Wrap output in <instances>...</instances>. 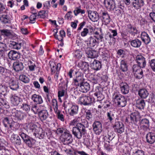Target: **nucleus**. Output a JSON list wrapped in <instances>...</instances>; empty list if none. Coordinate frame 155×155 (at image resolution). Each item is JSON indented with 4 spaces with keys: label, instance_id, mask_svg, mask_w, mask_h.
I'll list each match as a JSON object with an SVG mask.
<instances>
[{
    "label": "nucleus",
    "instance_id": "47",
    "mask_svg": "<svg viewBox=\"0 0 155 155\" xmlns=\"http://www.w3.org/2000/svg\"><path fill=\"white\" fill-rule=\"evenodd\" d=\"M74 13L75 15L77 16L80 13L81 14H84L85 13V11L84 10L81 9V7L80 6L75 8V9L74 11Z\"/></svg>",
    "mask_w": 155,
    "mask_h": 155
},
{
    "label": "nucleus",
    "instance_id": "24",
    "mask_svg": "<svg viewBox=\"0 0 155 155\" xmlns=\"http://www.w3.org/2000/svg\"><path fill=\"white\" fill-rule=\"evenodd\" d=\"M138 94L141 98L145 99L148 96L149 93L147 90L142 88L139 90Z\"/></svg>",
    "mask_w": 155,
    "mask_h": 155
},
{
    "label": "nucleus",
    "instance_id": "9",
    "mask_svg": "<svg viewBox=\"0 0 155 155\" xmlns=\"http://www.w3.org/2000/svg\"><path fill=\"white\" fill-rule=\"evenodd\" d=\"M94 131L96 134L99 135L102 131V126L99 121H95L93 124Z\"/></svg>",
    "mask_w": 155,
    "mask_h": 155
},
{
    "label": "nucleus",
    "instance_id": "50",
    "mask_svg": "<svg viewBox=\"0 0 155 155\" xmlns=\"http://www.w3.org/2000/svg\"><path fill=\"white\" fill-rule=\"evenodd\" d=\"M143 70H140L138 72L134 74L135 77L138 79L141 78L143 77Z\"/></svg>",
    "mask_w": 155,
    "mask_h": 155
},
{
    "label": "nucleus",
    "instance_id": "7",
    "mask_svg": "<svg viewBox=\"0 0 155 155\" xmlns=\"http://www.w3.org/2000/svg\"><path fill=\"white\" fill-rule=\"evenodd\" d=\"M135 60L140 68H144L146 65V62L145 59L143 56L141 55H137L135 58Z\"/></svg>",
    "mask_w": 155,
    "mask_h": 155
},
{
    "label": "nucleus",
    "instance_id": "38",
    "mask_svg": "<svg viewBox=\"0 0 155 155\" xmlns=\"http://www.w3.org/2000/svg\"><path fill=\"white\" fill-rule=\"evenodd\" d=\"M2 15L0 19L1 21L4 23H8L9 21L8 16L7 15L6 12Z\"/></svg>",
    "mask_w": 155,
    "mask_h": 155
},
{
    "label": "nucleus",
    "instance_id": "49",
    "mask_svg": "<svg viewBox=\"0 0 155 155\" xmlns=\"http://www.w3.org/2000/svg\"><path fill=\"white\" fill-rule=\"evenodd\" d=\"M40 106H38L37 105H34L32 107L31 110L35 114L38 113L39 114V113L40 111Z\"/></svg>",
    "mask_w": 155,
    "mask_h": 155
},
{
    "label": "nucleus",
    "instance_id": "59",
    "mask_svg": "<svg viewBox=\"0 0 155 155\" xmlns=\"http://www.w3.org/2000/svg\"><path fill=\"white\" fill-rule=\"evenodd\" d=\"M6 10L5 8V6L4 4L0 3V13L1 14L5 13Z\"/></svg>",
    "mask_w": 155,
    "mask_h": 155
},
{
    "label": "nucleus",
    "instance_id": "15",
    "mask_svg": "<svg viewBox=\"0 0 155 155\" xmlns=\"http://www.w3.org/2000/svg\"><path fill=\"white\" fill-rule=\"evenodd\" d=\"M34 134L39 139H42L46 137L45 133L41 128H38Z\"/></svg>",
    "mask_w": 155,
    "mask_h": 155
},
{
    "label": "nucleus",
    "instance_id": "63",
    "mask_svg": "<svg viewBox=\"0 0 155 155\" xmlns=\"http://www.w3.org/2000/svg\"><path fill=\"white\" fill-rule=\"evenodd\" d=\"M82 52L79 50H76L74 53L75 56L78 58H80L82 57Z\"/></svg>",
    "mask_w": 155,
    "mask_h": 155
},
{
    "label": "nucleus",
    "instance_id": "12",
    "mask_svg": "<svg viewBox=\"0 0 155 155\" xmlns=\"http://www.w3.org/2000/svg\"><path fill=\"white\" fill-rule=\"evenodd\" d=\"M147 141L150 144H153L155 142V133L151 132H149L146 135Z\"/></svg>",
    "mask_w": 155,
    "mask_h": 155
},
{
    "label": "nucleus",
    "instance_id": "16",
    "mask_svg": "<svg viewBox=\"0 0 155 155\" xmlns=\"http://www.w3.org/2000/svg\"><path fill=\"white\" fill-rule=\"evenodd\" d=\"M86 43L88 47L87 48H91L94 47L97 44V41L96 39L92 36L90 37Z\"/></svg>",
    "mask_w": 155,
    "mask_h": 155
},
{
    "label": "nucleus",
    "instance_id": "54",
    "mask_svg": "<svg viewBox=\"0 0 155 155\" xmlns=\"http://www.w3.org/2000/svg\"><path fill=\"white\" fill-rule=\"evenodd\" d=\"M35 140L32 138L25 142L28 146L31 147L35 143Z\"/></svg>",
    "mask_w": 155,
    "mask_h": 155
},
{
    "label": "nucleus",
    "instance_id": "35",
    "mask_svg": "<svg viewBox=\"0 0 155 155\" xmlns=\"http://www.w3.org/2000/svg\"><path fill=\"white\" fill-rule=\"evenodd\" d=\"M131 45L135 48H139L141 44V42L138 39H136L132 40L130 42Z\"/></svg>",
    "mask_w": 155,
    "mask_h": 155
},
{
    "label": "nucleus",
    "instance_id": "10",
    "mask_svg": "<svg viewBox=\"0 0 155 155\" xmlns=\"http://www.w3.org/2000/svg\"><path fill=\"white\" fill-rule=\"evenodd\" d=\"M89 18L93 22H97L99 19V15L97 12L89 11L88 12Z\"/></svg>",
    "mask_w": 155,
    "mask_h": 155
},
{
    "label": "nucleus",
    "instance_id": "28",
    "mask_svg": "<svg viewBox=\"0 0 155 155\" xmlns=\"http://www.w3.org/2000/svg\"><path fill=\"white\" fill-rule=\"evenodd\" d=\"M8 56L11 59L15 60L19 58V54L17 52L12 50L8 54Z\"/></svg>",
    "mask_w": 155,
    "mask_h": 155
},
{
    "label": "nucleus",
    "instance_id": "37",
    "mask_svg": "<svg viewBox=\"0 0 155 155\" xmlns=\"http://www.w3.org/2000/svg\"><path fill=\"white\" fill-rule=\"evenodd\" d=\"M38 127L37 126L33 123H30L27 125L28 130L33 131H34L36 132V131L38 129Z\"/></svg>",
    "mask_w": 155,
    "mask_h": 155
},
{
    "label": "nucleus",
    "instance_id": "4",
    "mask_svg": "<svg viewBox=\"0 0 155 155\" xmlns=\"http://www.w3.org/2000/svg\"><path fill=\"white\" fill-rule=\"evenodd\" d=\"M12 116L14 117L15 120H21L26 116V115L20 110L13 109L12 111Z\"/></svg>",
    "mask_w": 155,
    "mask_h": 155
},
{
    "label": "nucleus",
    "instance_id": "6",
    "mask_svg": "<svg viewBox=\"0 0 155 155\" xmlns=\"http://www.w3.org/2000/svg\"><path fill=\"white\" fill-rule=\"evenodd\" d=\"M79 101L81 104L87 105L90 104L94 99L89 96H83L79 97Z\"/></svg>",
    "mask_w": 155,
    "mask_h": 155
},
{
    "label": "nucleus",
    "instance_id": "36",
    "mask_svg": "<svg viewBox=\"0 0 155 155\" xmlns=\"http://www.w3.org/2000/svg\"><path fill=\"white\" fill-rule=\"evenodd\" d=\"M115 137V134L114 132L112 130H109L107 133V136H105L104 138L107 139V141L109 143L110 141L112 140Z\"/></svg>",
    "mask_w": 155,
    "mask_h": 155
},
{
    "label": "nucleus",
    "instance_id": "45",
    "mask_svg": "<svg viewBox=\"0 0 155 155\" xmlns=\"http://www.w3.org/2000/svg\"><path fill=\"white\" fill-rule=\"evenodd\" d=\"M107 116L110 122H111L115 118L114 112L113 111H109L107 112Z\"/></svg>",
    "mask_w": 155,
    "mask_h": 155
},
{
    "label": "nucleus",
    "instance_id": "43",
    "mask_svg": "<svg viewBox=\"0 0 155 155\" xmlns=\"http://www.w3.org/2000/svg\"><path fill=\"white\" fill-rule=\"evenodd\" d=\"M12 120H10L8 117H5L3 120V123L5 127H8V126L10 127V124H12Z\"/></svg>",
    "mask_w": 155,
    "mask_h": 155
},
{
    "label": "nucleus",
    "instance_id": "5",
    "mask_svg": "<svg viewBox=\"0 0 155 155\" xmlns=\"http://www.w3.org/2000/svg\"><path fill=\"white\" fill-rule=\"evenodd\" d=\"M72 135L69 131L67 130H64V132L61 135V138L62 141L67 142V143H70L72 140Z\"/></svg>",
    "mask_w": 155,
    "mask_h": 155
},
{
    "label": "nucleus",
    "instance_id": "48",
    "mask_svg": "<svg viewBox=\"0 0 155 155\" xmlns=\"http://www.w3.org/2000/svg\"><path fill=\"white\" fill-rule=\"evenodd\" d=\"M19 79L25 83H28L29 81V79L25 75L22 74L19 76Z\"/></svg>",
    "mask_w": 155,
    "mask_h": 155
},
{
    "label": "nucleus",
    "instance_id": "60",
    "mask_svg": "<svg viewBox=\"0 0 155 155\" xmlns=\"http://www.w3.org/2000/svg\"><path fill=\"white\" fill-rule=\"evenodd\" d=\"M30 64L29 65L28 67L29 70L30 71H33L35 70V67H36V66L35 64L33 63L31 61H29Z\"/></svg>",
    "mask_w": 155,
    "mask_h": 155
},
{
    "label": "nucleus",
    "instance_id": "18",
    "mask_svg": "<svg viewBox=\"0 0 155 155\" xmlns=\"http://www.w3.org/2000/svg\"><path fill=\"white\" fill-rule=\"evenodd\" d=\"M132 5L136 9H138L143 6L144 2L143 0H132Z\"/></svg>",
    "mask_w": 155,
    "mask_h": 155
},
{
    "label": "nucleus",
    "instance_id": "8",
    "mask_svg": "<svg viewBox=\"0 0 155 155\" xmlns=\"http://www.w3.org/2000/svg\"><path fill=\"white\" fill-rule=\"evenodd\" d=\"M115 131L118 133L121 134L124 130V125L123 123L120 121H116L114 125L113 126Z\"/></svg>",
    "mask_w": 155,
    "mask_h": 155
},
{
    "label": "nucleus",
    "instance_id": "51",
    "mask_svg": "<svg viewBox=\"0 0 155 155\" xmlns=\"http://www.w3.org/2000/svg\"><path fill=\"white\" fill-rule=\"evenodd\" d=\"M141 68H140V67L137 65L134 64L133 65L132 67V70L134 74L138 72L140 70H142Z\"/></svg>",
    "mask_w": 155,
    "mask_h": 155
},
{
    "label": "nucleus",
    "instance_id": "55",
    "mask_svg": "<svg viewBox=\"0 0 155 155\" xmlns=\"http://www.w3.org/2000/svg\"><path fill=\"white\" fill-rule=\"evenodd\" d=\"M38 17L37 13L35 12L34 14L31 15L30 17V21L31 22V23H34L35 22L34 21L36 19V18Z\"/></svg>",
    "mask_w": 155,
    "mask_h": 155
},
{
    "label": "nucleus",
    "instance_id": "21",
    "mask_svg": "<svg viewBox=\"0 0 155 155\" xmlns=\"http://www.w3.org/2000/svg\"><path fill=\"white\" fill-rule=\"evenodd\" d=\"M141 38L143 41L146 44H148L150 41V39L149 35L145 32H143L141 33Z\"/></svg>",
    "mask_w": 155,
    "mask_h": 155
},
{
    "label": "nucleus",
    "instance_id": "33",
    "mask_svg": "<svg viewBox=\"0 0 155 155\" xmlns=\"http://www.w3.org/2000/svg\"><path fill=\"white\" fill-rule=\"evenodd\" d=\"M102 17L103 21L106 24H108L110 23V18L107 12H103L102 13Z\"/></svg>",
    "mask_w": 155,
    "mask_h": 155
},
{
    "label": "nucleus",
    "instance_id": "46",
    "mask_svg": "<svg viewBox=\"0 0 155 155\" xmlns=\"http://www.w3.org/2000/svg\"><path fill=\"white\" fill-rule=\"evenodd\" d=\"M78 65L82 69L86 70L88 68L89 65L88 63L85 62H82L78 64Z\"/></svg>",
    "mask_w": 155,
    "mask_h": 155
},
{
    "label": "nucleus",
    "instance_id": "26",
    "mask_svg": "<svg viewBox=\"0 0 155 155\" xmlns=\"http://www.w3.org/2000/svg\"><path fill=\"white\" fill-rule=\"evenodd\" d=\"M38 115L41 120H45L48 117V113L47 110H42L39 112Z\"/></svg>",
    "mask_w": 155,
    "mask_h": 155
},
{
    "label": "nucleus",
    "instance_id": "22",
    "mask_svg": "<svg viewBox=\"0 0 155 155\" xmlns=\"http://www.w3.org/2000/svg\"><path fill=\"white\" fill-rule=\"evenodd\" d=\"M91 67L94 70L97 71L101 68V64L99 61L94 60V61L91 64Z\"/></svg>",
    "mask_w": 155,
    "mask_h": 155
},
{
    "label": "nucleus",
    "instance_id": "56",
    "mask_svg": "<svg viewBox=\"0 0 155 155\" xmlns=\"http://www.w3.org/2000/svg\"><path fill=\"white\" fill-rule=\"evenodd\" d=\"M141 126H149V120L147 119H143L140 122Z\"/></svg>",
    "mask_w": 155,
    "mask_h": 155
},
{
    "label": "nucleus",
    "instance_id": "14",
    "mask_svg": "<svg viewBox=\"0 0 155 155\" xmlns=\"http://www.w3.org/2000/svg\"><path fill=\"white\" fill-rule=\"evenodd\" d=\"M9 85L10 88L13 91L17 90L19 87L18 81L12 79L9 81Z\"/></svg>",
    "mask_w": 155,
    "mask_h": 155
},
{
    "label": "nucleus",
    "instance_id": "17",
    "mask_svg": "<svg viewBox=\"0 0 155 155\" xmlns=\"http://www.w3.org/2000/svg\"><path fill=\"white\" fill-rule=\"evenodd\" d=\"M120 90L123 94H127L129 91V87L125 83H121L120 84Z\"/></svg>",
    "mask_w": 155,
    "mask_h": 155
},
{
    "label": "nucleus",
    "instance_id": "31",
    "mask_svg": "<svg viewBox=\"0 0 155 155\" xmlns=\"http://www.w3.org/2000/svg\"><path fill=\"white\" fill-rule=\"evenodd\" d=\"M11 101L14 105H17L21 101V99L15 94L12 95L11 98Z\"/></svg>",
    "mask_w": 155,
    "mask_h": 155
},
{
    "label": "nucleus",
    "instance_id": "34",
    "mask_svg": "<svg viewBox=\"0 0 155 155\" xmlns=\"http://www.w3.org/2000/svg\"><path fill=\"white\" fill-rule=\"evenodd\" d=\"M57 31L54 34V35L56 39H58L59 41H62L63 40V38L65 36V32L63 30H61L60 31V36L58 37L57 35Z\"/></svg>",
    "mask_w": 155,
    "mask_h": 155
},
{
    "label": "nucleus",
    "instance_id": "58",
    "mask_svg": "<svg viewBox=\"0 0 155 155\" xmlns=\"http://www.w3.org/2000/svg\"><path fill=\"white\" fill-rule=\"evenodd\" d=\"M86 114V118L88 120H90L92 117V115L90 111L89 110H87L85 111Z\"/></svg>",
    "mask_w": 155,
    "mask_h": 155
},
{
    "label": "nucleus",
    "instance_id": "32",
    "mask_svg": "<svg viewBox=\"0 0 155 155\" xmlns=\"http://www.w3.org/2000/svg\"><path fill=\"white\" fill-rule=\"evenodd\" d=\"M140 115L138 112H134L132 113L130 115V118L131 122H137L139 117Z\"/></svg>",
    "mask_w": 155,
    "mask_h": 155
},
{
    "label": "nucleus",
    "instance_id": "25",
    "mask_svg": "<svg viewBox=\"0 0 155 155\" xmlns=\"http://www.w3.org/2000/svg\"><path fill=\"white\" fill-rule=\"evenodd\" d=\"M13 66L14 69L18 72L21 71L24 68L23 63L21 62H15L13 63Z\"/></svg>",
    "mask_w": 155,
    "mask_h": 155
},
{
    "label": "nucleus",
    "instance_id": "19",
    "mask_svg": "<svg viewBox=\"0 0 155 155\" xmlns=\"http://www.w3.org/2000/svg\"><path fill=\"white\" fill-rule=\"evenodd\" d=\"M78 107L77 105H72L69 110V114L72 116H76L78 113Z\"/></svg>",
    "mask_w": 155,
    "mask_h": 155
},
{
    "label": "nucleus",
    "instance_id": "64",
    "mask_svg": "<svg viewBox=\"0 0 155 155\" xmlns=\"http://www.w3.org/2000/svg\"><path fill=\"white\" fill-rule=\"evenodd\" d=\"M134 155H144V152L142 150H138L134 153Z\"/></svg>",
    "mask_w": 155,
    "mask_h": 155
},
{
    "label": "nucleus",
    "instance_id": "44",
    "mask_svg": "<svg viewBox=\"0 0 155 155\" xmlns=\"http://www.w3.org/2000/svg\"><path fill=\"white\" fill-rule=\"evenodd\" d=\"M83 81L84 79L82 77L78 76L74 80V84L76 86H79L82 82H84Z\"/></svg>",
    "mask_w": 155,
    "mask_h": 155
},
{
    "label": "nucleus",
    "instance_id": "29",
    "mask_svg": "<svg viewBox=\"0 0 155 155\" xmlns=\"http://www.w3.org/2000/svg\"><path fill=\"white\" fill-rule=\"evenodd\" d=\"M18 134L21 136L25 143L31 138L27 135L25 134L21 128L18 129Z\"/></svg>",
    "mask_w": 155,
    "mask_h": 155
},
{
    "label": "nucleus",
    "instance_id": "30",
    "mask_svg": "<svg viewBox=\"0 0 155 155\" xmlns=\"http://www.w3.org/2000/svg\"><path fill=\"white\" fill-rule=\"evenodd\" d=\"M144 101L141 99H139L137 100L136 105L137 107L140 109H143L145 106Z\"/></svg>",
    "mask_w": 155,
    "mask_h": 155
},
{
    "label": "nucleus",
    "instance_id": "2",
    "mask_svg": "<svg viewBox=\"0 0 155 155\" xmlns=\"http://www.w3.org/2000/svg\"><path fill=\"white\" fill-rule=\"evenodd\" d=\"M113 100L117 104L118 107H123L126 105L127 103L126 99L123 96L117 93H114L112 96Z\"/></svg>",
    "mask_w": 155,
    "mask_h": 155
},
{
    "label": "nucleus",
    "instance_id": "1",
    "mask_svg": "<svg viewBox=\"0 0 155 155\" xmlns=\"http://www.w3.org/2000/svg\"><path fill=\"white\" fill-rule=\"evenodd\" d=\"M80 119L81 118L79 117H76L70 123L71 125L75 126L73 127L72 131L74 135L78 139H81L83 135L86 133V128L88 126V123L87 122V124L85 125L82 123L78 122Z\"/></svg>",
    "mask_w": 155,
    "mask_h": 155
},
{
    "label": "nucleus",
    "instance_id": "20",
    "mask_svg": "<svg viewBox=\"0 0 155 155\" xmlns=\"http://www.w3.org/2000/svg\"><path fill=\"white\" fill-rule=\"evenodd\" d=\"M31 98L35 103L37 104H41L43 102L42 97L38 95L33 94L31 96Z\"/></svg>",
    "mask_w": 155,
    "mask_h": 155
},
{
    "label": "nucleus",
    "instance_id": "42",
    "mask_svg": "<svg viewBox=\"0 0 155 155\" xmlns=\"http://www.w3.org/2000/svg\"><path fill=\"white\" fill-rule=\"evenodd\" d=\"M7 51V47L5 44L0 42V55L2 56L3 54Z\"/></svg>",
    "mask_w": 155,
    "mask_h": 155
},
{
    "label": "nucleus",
    "instance_id": "27",
    "mask_svg": "<svg viewBox=\"0 0 155 155\" xmlns=\"http://www.w3.org/2000/svg\"><path fill=\"white\" fill-rule=\"evenodd\" d=\"M9 47L13 49H19L21 46V43H18L13 41H10L8 43Z\"/></svg>",
    "mask_w": 155,
    "mask_h": 155
},
{
    "label": "nucleus",
    "instance_id": "13",
    "mask_svg": "<svg viewBox=\"0 0 155 155\" xmlns=\"http://www.w3.org/2000/svg\"><path fill=\"white\" fill-rule=\"evenodd\" d=\"M78 86L79 90L83 93L86 92L90 89L89 84L86 82H82Z\"/></svg>",
    "mask_w": 155,
    "mask_h": 155
},
{
    "label": "nucleus",
    "instance_id": "3",
    "mask_svg": "<svg viewBox=\"0 0 155 155\" xmlns=\"http://www.w3.org/2000/svg\"><path fill=\"white\" fill-rule=\"evenodd\" d=\"M105 6L110 9V10L115 11L118 12V13H120L121 11L119 9H115V4L114 0H104V2Z\"/></svg>",
    "mask_w": 155,
    "mask_h": 155
},
{
    "label": "nucleus",
    "instance_id": "11",
    "mask_svg": "<svg viewBox=\"0 0 155 155\" xmlns=\"http://www.w3.org/2000/svg\"><path fill=\"white\" fill-rule=\"evenodd\" d=\"M85 52L89 58H94L98 56L97 52L96 51L92 50L91 48H87L85 50Z\"/></svg>",
    "mask_w": 155,
    "mask_h": 155
},
{
    "label": "nucleus",
    "instance_id": "23",
    "mask_svg": "<svg viewBox=\"0 0 155 155\" xmlns=\"http://www.w3.org/2000/svg\"><path fill=\"white\" fill-rule=\"evenodd\" d=\"M10 140L12 142L17 145H20L21 144V139L17 135L14 134L12 135Z\"/></svg>",
    "mask_w": 155,
    "mask_h": 155
},
{
    "label": "nucleus",
    "instance_id": "40",
    "mask_svg": "<svg viewBox=\"0 0 155 155\" xmlns=\"http://www.w3.org/2000/svg\"><path fill=\"white\" fill-rule=\"evenodd\" d=\"M127 29L128 32L132 35H135L137 33V30L136 28L135 27H132L130 25H129L128 26Z\"/></svg>",
    "mask_w": 155,
    "mask_h": 155
},
{
    "label": "nucleus",
    "instance_id": "62",
    "mask_svg": "<svg viewBox=\"0 0 155 155\" xmlns=\"http://www.w3.org/2000/svg\"><path fill=\"white\" fill-rule=\"evenodd\" d=\"M150 64L152 70L155 72V59L151 60L150 62Z\"/></svg>",
    "mask_w": 155,
    "mask_h": 155
},
{
    "label": "nucleus",
    "instance_id": "41",
    "mask_svg": "<svg viewBox=\"0 0 155 155\" xmlns=\"http://www.w3.org/2000/svg\"><path fill=\"white\" fill-rule=\"evenodd\" d=\"M120 68L123 72L126 71L127 70V67L126 62L124 60L121 61Z\"/></svg>",
    "mask_w": 155,
    "mask_h": 155
},
{
    "label": "nucleus",
    "instance_id": "52",
    "mask_svg": "<svg viewBox=\"0 0 155 155\" xmlns=\"http://www.w3.org/2000/svg\"><path fill=\"white\" fill-rule=\"evenodd\" d=\"M51 70L52 72L54 73L57 71L56 64L53 62H50Z\"/></svg>",
    "mask_w": 155,
    "mask_h": 155
},
{
    "label": "nucleus",
    "instance_id": "61",
    "mask_svg": "<svg viewBox=\"0 0 155 155\" xmlns=\"http://www.w3.org/2000/svg\"><path fill=\"white\" fill-rule=\"evenodd\" d=\"M88 33V29L86 28H84L81 33V35L83 37H84L86 36Z\"/></svg>",
    "mask_w": 155,
    "mask_h": 155
},
{
    "label": "nucleus",
    "instance_id": "39",
    "mask_svg": "<svg viewBox=\"0 0 155 155\" xmlns=\"http://www.w3.org/2000/svg\"><path fill=\"white\" fill-rule=\"evenodd\" d=\"M21 108L28 113L30 110V106L27 104L23 103L21 105Z\"/></svg>",
    "mask_w": 155,
    "mask_h": 155
},
{
    "label": "nucleus",
    "instance_id": "53",
    "mask_svg": "<svg viewBox=\"0 0 155 155\" xmlns=\"http://www.w3.org/2000/svg\"><path fill=\"white\" fill-rule=\"evenodd\" d=\"M2 34L6 36H10L11 35V33L10 31L7 29H2L1 30Z\"/></svg>",
    "mask_w": 155,
    "mask_h": 155
},
{
    "label": "nucleus",
    "instance_id": "57",
    "mask_svg": "<svg viewBox=\"0 0 155 155\" xmlns=\"http://www.w3.org/2000/svg\"><path fill=\"white\" fill-rule=\"evenodd\" d=\"M108 32L110 34H111L112 40H113V41H115V38H113V37L117 35V30H116L110 29Z\"/></svg>",
    "mask_w": 155,
    "mask_h": 155
}]
</instances>
